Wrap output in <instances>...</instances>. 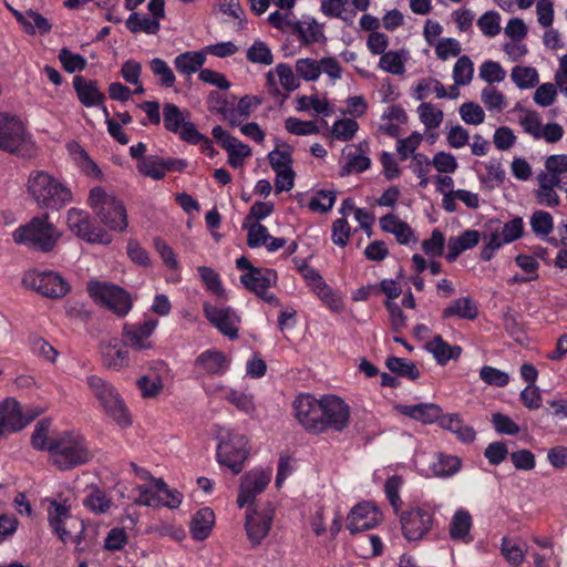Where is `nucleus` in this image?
Returning a JSON list of instances; mask_svg holds the SVG:
<instances>
[{
    "mask_svg": "<svg viewBox=\"0 0 567 567\" xmlns=\"http://www.w3.org/2000/svg\"><path fill=\"white\" fill-rule=\"evenodd\" d=\"M292 406L296 420L308 433L342 432L349 425V406L336 395L318 400L310 394H300Z\"/></svg>",
    "mask_w": 567,
    "mask_h": 567,
    "instance_id": "f257e3e1",
    "label": "nucleus"
},
{
    "mask_svg": "<svg viewBox=\"0 0 567 567\" xmlns=\"http://www.w3.org/2000/svg\"><path fill=\"white\" fill-rule=\"evenodd\" d=\"M31 444L38 451H48L53 464L61 470L82 465L91 458L87 444L80 433H52L51 422L45 419L35 424Z\"/></svg>",
    "mask_w": 567,
    "mask_h": 567,
    "instance_id": "f03ea898",
    "label": "nucleus"
},
{
    "mask_svg": "<svg viewBox=\"0 0 567 567\" xmlns=\"http://www.w3.org/2000/svg\"><path fill=\"white\" fill-rule=\"evenodd\" d=\"M28 192L42 209L61 210L73 199L65 185L44 171H34L28 179Z\"/></svg>",
    "mask_w": 567,
    "mask_h": 567,
    "instance_id": "7ed1b4c3",
    "label": "nucleus"
},
{
    "mask_svg": "<svg viewBox=\"0 0 567 567\" xmlns=\"http://www.w3.org/2000/svg\"><path fill=\"white\" fill-rule=\"evenodd\" d=\"M47 217L48 215L35 216L29 223L19 226L12 233L13 241L34 251H52L61 233Z\"/></svg>",
    "mask_w": 567,
    "mask_h": 567,
    "instance_id": "20e7f679",
    "label": "nucleus"
},
{
    "mask_svg": "<svg viewBox=\"0 0 567 567\" xmlns=\"http://www.w3.org/2000/svg\"><path fill=\"white\" fill-rule=\"evenodd\" d=\"M86 383L107 416L121 427L131 425L132 420L128 410L117 390L111 383L97 375L87 377Z\"/></svg>",
    "mask_w": 567,
    "mask_h": 567,
    "instance_id": "39448f33",
    "label": "nucleus"
},
{
    "mask_svg": "<svg viewBox=\"0 0 567 567\" xmlns=\"http://www.w3.org/2000/svg\"><path fill=\"white\" fill-rule=\"evenodd\" d=\"M90 297L120 317L126 316L133 306L132 298L123 288L109 282L91 280L87 284Z\"/></svg>",
    "mask_w": 567,
    "mask_h": 567,
    "instance_id": "423d86ee",
    "label": "nucleus"
},
{
    "mask_svg": "<svg viewBox=\"0 0 567 567\" xmlns=\"http://www.w3.org/2000/svg\"><path fill=\"white\" fill-rule=\"evenodd\" d=\"M22 282L25 287L49 298H62L70 289L66 280L52 270H29L24 274Z\"/></svg>",
    "mask_w": 567,
    "mask_h": 567,
    "instance_id": "0eeeda50",
    "label": "nucleus"
},
{
    "mask_svg": "<svg viewBox=\"0 0 567 567\" xmlns=\"http://www.w3.org/2000/svg\"><path fill=\"white\" fill-rule=\"evenodd\" d=\"M189 112L182 111L173 103H166L163 106V122L166 131L177 134L179 138L192 145L199 144L202 133L189 120Z\"/></svg>",
    "mask_w": 567,
    "mask_h": 567,
    "instance_id": "6e6552de",
    "label": "nucleus"
},
{
    "mask_svg": "<svg viewBox=\"0 0 567 567\" xmlns=\"http://www.w3.org/2000/svg\"><path fill=\"white\" fill-rule=\"evenodd\" d=\"M434 508L429 504L413 507L401 515V526L404 537L412 540L422 539L432 528Z\"/></svg>",
    "mask_w": 567,
    "mask_h": 567,
    "instance_id": "1a4fd4ad",
    "label": "nucleus"
},
{
    "mask_svg": "<svg viewBox=\"0 0 567 567\" xmlns=\"http://www.w3.org/2000/svg\"><path fill=\"white\" fill-rule=\"evenodd\" d=\"M48 519L51 528L63 543H81L80 536H74L72 529L78 528L81 534L84 529L83 523L71 517L69 506L52 501L48 511Z\"/></svg>",
    "mask_w": 567,
    "mask_h": 567,
    "instance_id": "9d476101",
    "label": "nucleus"
},
{
    "mask_svg": "<svg viewBox=\"0 0 567 567\" xmlns=\"http://www.w3.org/2000/svg\"><path fill=\"white\" fill-rule=\"evenodd\" d=\"M247 437L243 434L231 433L223 440L217 449V461L228 467L234 474L243 471L248 456Z\"/></svg>",
    "mask_w": 567,
    "mask_h": 567,
    "instance_id": "9b49d317",
    "label": "nucleus"
},
{
    "mask_svg": "<svg viewBox=\"0 0 567 567\" xmlns=\"http://www.w3.org/2000/svg\"><path fill=\"white\" fill-rule=\"evenodd\" d=\"M203 311L208 322L223 336L230 340L238 338L241 319L235 309L228 306H218L209 301H204Z\"/></svg>",
    "mask_w": 567,
    "mask_h": 567,
    "instance_id": "f8f14e48",
    "label": "nucleus"
},
{
    "mask_svg": "<svg viewBox=\"0 0 567 567\" xmlns=\"http://www.w3.org/2000/svg\"><path fill=\"white\" fill-rule=\"evenodd\" d=\"M101 215H69L71 231L90 244L109 245L112 236L101 226Z\"/></svg>",
    "mask_w": 567,
    "mask_h": 567,
    "instance_id": "ddd939ff",
    "label": "nucleus"
},
{
    "mask_svg": "<svg viewBox=\"0 0 567 567\" xmlns=\"http://www.w3.org/2000/svg\"><path fill=\"white\" fill-rule=\"evenodd\" d=\"M272 477L271 468L255 467L245 473L240 478L239 493L237 497L238 507L254 503L257 495L262 493Z\"/></svg>",
    "mask_w": 567,
    "mask_h": 567,
    "instance_id": "4468645a",
    "label": "nucleus"
},
{
    "mask_svg": "<svg viewBox=\"0 0 567 567\" xmlns=\"http://www.w3.org/2000/svg\"><path fill=\"white\" fill-rule=\"evenodd\" d=\"M415 464L425 476L447 477L454 475L460 468L458 458L444 453L419 455Z\"/></svg>",
    "mask_w": 567,
    "mask_h": 567,
    "instance_id": "2eb2a0df",
    "label": "nucleus"
},
{
    "mask_svg": "<svg viewBox=\"0 0 567 567\" xmlns=\"http://www.w3.org/2000/svg\"><path fill=\"white\" fill-rule=\"evenodd\" d=\"M157 327L158 320L155 318H146L137 323H125L122 332L125 344L140 351L153 349L152 336Z\"/></svg>",
    "mask_w": 567,
    "mask_h": 567,
    "instance_id": "dca6fc26",
    "label": "nucleus"
},
{
    "mask_svg": "<svg viewBox=\"0 0 567 567\" xmlns=\"http://www.w3.org/2000/svg\"><path fill=\"white\" fill-rule=\"evenodd\" d=\"M275 509L270 505L247 511L245 529L250 543L256 546L268 535L274 519Z\"/></svg>",
    "mask_w": 567,
    "mask_h": 567,
    "instance_id": "f3484780",
    "label": "nucleus"
},
{
    "mask_svg": "<svg viewBox=\"0 0 567 567\" xmlns=\"http://www.w3.org/2000/svg\"><path fill=\"white\" fill-rule=\"evenodd\" d=\"M25 143V128L16 115L0 113V150L17 153Z\"/></svg>",
    "mask_w": 567,
    "mask_h": 567,
    "instance_id": "a211bd4d",
    "label": "nucleus"
},
{
    "mask_svg": "<svg viewBox=\"0 0 567 567\" xmlns=\"http://www.w3.org/2000/svg\"><path fill=\"white\" fill-rule=\"evenodd\" d=\"M230 368V359L221 351L212 348L203 351L194 361L197 377H220Z\"/></svg>",
    "mask_w": 567,
    "mask_h": 567,
    "instance_id": "6ab92c4d",
    "label": "nucleus"
},
{
    "mask_svg": "<svg viewBox=\"0 0 567 567\" xmlns=\"http://www.w3.org/2000/svg\"><path fill=\"white\" fill-rule=\"evenodd\" d=\"M33 415H24L20 403L8 398L0 403V437L4 433L18 432L27 426Z\"/></svg>",
    "mask_w": 567,
    "mask_h": 567,
    "instance_id": "aec40b11",
    "label": "nucleus"
},
{
    "mask_svg": "<svg viewBox=\"0 0 567 567\" xmlns=\"http://www.w3.org/2000/svg\"><path fill=\"white\" fill-rule=\"evenodd\" d=\"M381 520V513L369 503H360L354 506L348 515L347 528L352 533L363 532L373 528Z\"/></svg>",
    "mask_w": 567,
    "mask_h": 567,
    "instance_id": "412c9836",
    "label": "nucleus"
},
{
    "mask_svg": "<svg viewBox=\"0 0 567 567\" xmlns=\"http://www.w3.org/2000/svg\"><path fill=\"white\" fill-rule=\"evenodd\" d=\"M522 233V218L517 217L505 224L502 233L496 231L489 235L488 240L482 250V258L484 260H489L498 248H501L504 244H509L516 240L520 237Z\"/></svg>",
    "mask_w": 567,
    "mask_h": 567,
    "instance_id": "4be33fe9",
    "label": "nucleus"
},
{
    "mask_svg": "<svg viewBox=\"0 0 567 567\" xmlns=\"http://www.w3.org/2000/svg\"><path fill=\"white\" fill-rule=\"evenodd\" d=\"M73 87L80 103L85 107L100 106L105 102V95L100 90L96 80H87L82 75H75Z\"/></svg>",
    "mask_w": 567,
    "mask_h": 567,
    "instance_id": "5701e85b",
    "label": "nucleus"
},
{
    "mask_svg": "<svg viewBox=\"0 0 567 567\" xmlns=\"http://www.w3.org/2000/svg\"><path fill=\"white\" fill-rule=\"evenodd\" d=\"M240 282L256 295L265 292L277 282V272L270 268H256L240 276Z\"/></svg>",
    "mask_w": 567,
    "mask_h": 567,
    "instance_id": "b1692460",
    "label": "nucleus"
},
{
    "mask_svg": "<svg viewBox=\"0 0 567 567\" xmlns=\"http://www.w3.org/2000/svg\"><path fill=\"white\" fill-rule=\"evenodd\" d=\"M101 355L103 364L115 371H120L130 364L126 344H122L116 339L101 346Z\"/></svg>",
    "mask_w": 567,
    "mask_h": 567,
    "instance_id": "393cba45",
    "label": "nucleus"
},
{
    "mask_svg": "<svg viewBox=\"0 0 567 567\" xmlns=\"http://www.w3.org/2000/svg\"><path fill=\"white\" fill-rule=\"evenodd\" d=\"M395 410L400 414L423 424L436 422L442 412L441 408L434 403L399 404Z\"/></svg>",
    "mask_w": 567,
    "mask_h": 567,
    "instance_id": "a878e982",
    "label": "nucleus"
},
{
    "mask_svg": "<svg viewBox=\"0 0 567 567\" xmlns=\"http://www.w3.org/2000/svg\"><path fill=\"white\" fill-rule=\"evenodd\" d=\"M89 204L92 209H100V213H126L123 203L116 197L109 195L100 187H93L90 190Z\"/></svg>",
    "mask_w": 567,
    "mask_h": 567,
    "instance_id": "bb28decb",
    "label": "nucleus"
},
{
    "mask_svg": "<svg viewBox=\"0 0 567 567\" xmlns=\"http://www.w3.org/2000/svg\"><path fill=\"white\" fill-rule=\"evenodd\" d=\"M292 31L299 35V40L303 44L319 43L326 40L322 25L312 17L295 22Z\"/></svg>",
    "mask_w": 567,
    "mask_h": 567,
    "instance_id": "cd10ccee",
    "label": "nucleus"
},
{
    "mask_svg": "<svg viewBox=\"0 0 567 567\" xmlns=\"http://www.w3.org/2000/svg\"><path fill=\"white\" fill-rule=\"evenodd\" d=\"M215 513L209 507H203L195 513L190 520V534L195 540L206 539L213 530Z\"/></svg>",
    "mask_w": 567,
    "mask_h": 567,
    "instance_id": "c85d7f7f",
    "label": "nucleus"
},
{
    "mask_svg": "<svg viewBox=\"0 0 567 567\" xmlns=\"http://www.w3.org/2000/svg\"><path fill=\"white\" fill-rule=\"evenodd\" d=\"M266 216L248 215L243 224V227L247 229V244L250 248L260 247L270 238L267 228L260 224V219Z\"/></svg>",
    "mask_w": 567,
    "mask_h": 567,
    "instance_id": "c756f323",
    "label": "nucleus"
},
{
    "mask_svg": "<svg viewBox=\"0 0 567 567\" xmlns=\"http://www.w3.org/2000/svg\"><path fill=\"white\" fill-rule=\"evenodd\" d=\"M159 483L162 478H154L133 488L134 502L148 507L158 506Z\"/></svg>",
    "mask_w": 567,
    "mask_h": 567,
    "instance_id": "7c9ffc66",
    "label": "nucleus"
},
{
    "mask_svg": "<svg viewBox=\"0 0 567 567\" xmlns=\"http://www.w3.org/2000/svg\"><path fill=\"white\" fill-rule=\"evenodd\" d=\"M206 62L203 51H186L178 54L174 60L176 70L184 75H192L202 70Z\"/></svg>",
    "mask_w": 567,
    "mask_h": 567,
    "instance_id": "2f4dec72",
    "label": "nucleus"
},
{
    "mask_svg": "<svg viewBox=\"0 0 567 567\" xmlns=\"http://www.w3.org/2000/svg\"><path fill=\"white\" fill-rule=\"evenodd\" d=\"M425 349L433 354L440 365H445L451 359H456L461 352V348L451 347L441 336H436L429 341Z\"/></svg>",
    "mask_w": 567,
    "mask_h": 567,
    "instance_id": "473e14b6",
    "label": "nucleus"
},
{
    "mask_svg": "<svg viewBox=\"0 0 567 567\" xmlns=\"http://www.w3.org/2000/svg\"><path fill=\"white\" fill-rule=\"evenodd\" d=\"M336 192L321 189L316 192L313 195L305 196L300 200L301 207H308L312 212L327 213L336 203Z\"/></svg>",
    "mask_w": 567,
    "mask_h": 567,
    "instance_id": "72a5a7b5",
    "label": "nucleus"
},
{
    "mask_svg": "<svg viewBox=\"0 0 567 567\" xmlns=\"http://www.w3.org/2000/svg\"><path fill=\"white\" fill-rule=\"evenodd\" d=\"M380 226L384 231L393 234L400 244H409L412 239V230L406 223L401 221L398 215H383Z\"/></svg>",
    "mask_w": 567,
    "mask_h": 567,
    "instance_id": "f704fd0d",
    "label": "nucleus"
},
{
    "mask_svg": "<svg viewBox=\"0 0 567 567\" xmlns=\"http://www.w3.org/2000/svg\"><path fill=\"white\" fill-rule=\"evenodd\" d=\"M261 104V99L256 95H245L239 101L237 106H233L228 113V122L231 126L240 124L241 120L247 118L254 109Z\"/></svg>",
    "mask_w": 567,
    "mask_h": 567,
    "instance_id": "c9c22d12",
    "label": "nucleus"
},
{
    "mask_svg": "<svg viewBox=\"0 0 567 567\" xmlns=\"http://www.w3.org/2000/svg\"><path fill=\"white\" fill-rule=\"evenodd\" d=\"M223 398L245 414L255 415L256 404L251 394L228 388L225 389Z\"/></svg>",
    "mask_w": 567,
    "mask_h": 567,
    "instance_id": "e433bc0d",
    "label": "nucleus"
},
{
    "mask_svg": "<svg viewBox=\"0 0 567 567\" xmlns=\"http://www.w3.org/2000/svg\"><path fill=\"white\" fill-rule=\"evenodd\" d=\"M125 24L132 33L144 32L146 34H156L161 28L157 19L150 18L138 12L131 13Z\"/></svg>",
    "mask_w": 567,
    "mask_h": 567,
    "instance_id": "4c0bfd02",
    "label": "nucleus"
},
{
    "mask_svg": "<svg viewBox=\"0 0 567 567\" xmlns=\"http://www.w3.org/2000/svg\"><path fill=\"white\" fill-rule=\"evenodd\" d=\"M511 79L520 90L533 89L539 83L538 72L533 66L515 65Z\"/></svg>",
    "mask_w": 567,
    "mask_h": 567,
    "instance_id": "58836bf2",
    "label": "nucleus"
},
{
    "mask_svg": "<svg viewBox=\"0 0 567 567\" xmlns=\"http://www.w3.org/2000/svg\"><path fill=\"white\" fill-rule=\"evenodd\" d=\"M385 365L392 373L410 380H415L420 375L417 367L408 359L390 357L386 359Z\"/></svg>",
    "mask_w": 567,
    "mask_h": 567,
    "instance_id": "ea45409f",
    "label": "nucleus"
},
{
    "mask_svg": "<svg viewBox=\"0 0 567 567\" xmlns=\"http://www.w3.org/2000/svg\"><path fill=\"white\" fill-rule=\"evenodd\" d=\"M58 58L63 69L68 73L83 71L87 65V61L83 55L79 53H73L68 48H62L59 52Z\"/></svg>",
    "mask_w": 567,
    "mask_h": 567,
    "instance_id": "a19ab883",
    "label": "nucleus"
},
{
    "mask_svg": "<svg viewBox=\"0 0 567 567\" xmlns=\"http://www.w3.org/2000/svg\"><path fill=\"white\" fill-rule=\"evenodd\" d=\"M200 280L206 289L219 298L225 296V289L220 281V276L210 267L200 266L197 268Z\"/></svg>",
    "mask_w": 567,
    "mask_h": 567,
    "instance_id": "79ce46f5",
    "label": "nucleus"
},
{
    "mask_svg": "<svg viewBox=\"0 0 567 567\" xmlns=\"http://www.w3.org/2000/svg\"><path fill=\"white\" fill-rule=\"evenodd\" d=\"M415 93L417 100H424L430 93H435L436 97L444 99L446 89L439 80L427 78L419 81Z\"/></svg>",
    "mask_w": 567,
    "mask_h": 567,
    "instance_id": "37998d69",
    "label": "nucleus"
},
{
    "mask_svg": "<svg viewBox=\"0 0 567 567\" xmlns=\"http://www.w3.org/2000/svg\"><path fill=\"white\" fill-rule=\"evenodd\" d=\"M111 504V499L99 488H94L93 492L83 501V505L95 514L106 513L110 509Z\"/></svg>",
    "mask_w": 567,
    "mask_h": 567,
    "instance_id": "c03bdc74",
    "label": "nucleus"
},
{
    "mask_svg": "<svg viewBox=\"0 0 567 567\" xmlns=\"http://www.w3.org/2000/svg\"><path fill=\"white\" fill-rule=\"evenodd\" d=\"M162 164V157L148 156L137 163V171L144 176L161 181L164 178Z\"/></svg>",
    "mask_w": 567,
    "mask_h": 567,
    "instance_id": "a18cd8bd",
    "label": "nucleus"
},
{
    "mask_svg": "<svg viewBox=\"0 0 567 567\" xmlns=\"http://www.w3.org/2000/svg\"><path fill=\"white\" fill-rule=\"evenodd\" d=\"M150 68L155 76L158 78L159 85L172 87L175 83V75L169 65L159 58H154L150 62Z\"/></svg>",
    "mask_w": 567,
    "mask_h": 567,
    "instance_id": "49530a36",
    "label": "nucleus"
},
{
    "mask_svg": "<svg viewBox=\"0 0 567 567\" xmlns=\"http://www.w3.org/2000/svg\"><path fill=\"white\" fill-rule=\"evenodd\" d=\"M296 72L305 81H316L322 73L320 61L305 58L296 62Z\"/></svg>",
    "mask_w": 567,
    "mask_h": 567,
    "instance_id": "de8ad7c7",
    "label": "nucleus"
},
{
    "mask_svg": "<svg viewBox=\"0 0 567 567\" xmlns=\"http://www.w3.org/2000/svg\"><path fill=\"white\" fill-rule=\"evenodd\" d=\"M379 66L388 73L402 75L405 72V65L402 56L396 51L384 52L379 61Z\"/></svg>",
    "mask_w": 567,
    "mask_h": 567,
    "instance_id": "09e8293b",
    "label": "nucleus"
},
{
    "mask_svg": "<svg viewBox=\"0 0 567 567\" xmlns=\"http://www.w3.org/2000/svg\"><path fill=\"white\" fill-rule=\"evenodd\" d=\"M481 99L491 112H501L505 109V96L495 86L488 85L483 89Z\"/></svg>",
    "mask_w": 567,
    "mask_h": 567,
    "instance_id": "8fccbe9b",
    "label": "nucleus"
},
{
    "mask_svg": "<svg viewBox=\"0 0 567 567\" xmlns=\"http://www.w3.org/2000/svg\"><path fill=\"white\" fill-rule=\"evenodd\" d=\"M358 130L359 124L355 120L343 118L333 123L331 133L337 140L348 142L352 140Z\"/></svg>",
    "mask_w": 567,
    "mask_h": 567,
    "instance_id": "3c124183",
    "label": "nucleus"
},
{
    "mask_svg": "<svg viewBox=\"0 0 567 567\" xmlns=\"http://www.w3.org/2000/svg\"><path fill=\"white\" fill-rule=\"evenodd\" d=\"M183 494L176 488H171L163 480L159 483L158 506H164L171 509L178 508L183 502Z\"/></svg>",
    "mask_w": 567,
    "mask_h": 567,
    "instance_id": "603ef678",
    "label": "nucleus"
},
{
    "mask_svg": "<svg viewBox=\"0 0 567 567\" xmlns=\"http://www.w3.org/2000/svg\"><path fill=\"white\" fill-rule=\"evenodd\" d=\"M480 377L486 384L497 388L506 386L511 380L508 373L491 365L482 367Z\"/></svg>",
    "mask_w": 567,
    "mask_h": 567,
    "instance_id": "864d4df0",
    "label": "nucleus"
},
{
    "mask_svg": "<svg viewBox=\"0 0 567 567\" xmlns=\"http://www.w3.org/2000/svg\"><path fill=\"white\" fill-rule=\"evenodd\" d=\"M298 101V110L299 111H307L310 107L317 113V114H323L324 116H328L332 113V109L330 104L324 101L320 100L317 95L311 96H299L297 99Z\"/></svg>",
    "mask_w": 567,
    "mask_h": 567,
    "instance_id": "5fc2aeb1",
    "label": "nucleus"
},
{
    "mask_svg": "<svg viewBox=\"0 0 567 567\" xmlns=\"http://www.w3.org/2000/svg\"><path fill=\"white\" fill-rule=\"evenodd\" d=\"M247 59L252 63L270 65L274 62L269 47L262 41H255L247 51Z\"/></svg>",
    "mask_w": 567,
    "mask_h": 567,
    "instance_id": "6e6d98bb",
    "label": "nucleus"
},
{
    "mask_svg": "<svg viewBox=\"0 0 567 567\" xmlns=\"http://www.w3.org/2000/svg\"><path fill=\"white\" fill-rule=\"evenodd\" d=\"M286 130L296 135H313L319 133V127L313 121H301L297 117H288L285 121Z\"/></svg>",
    "mask_w": 567,
    "mask_h": 567,
    "instance_id": "4d7b16f0",
    "label": "nucleus"
},
{
    "mask_svg": "<svg viewBox=\"0 0 567 567\" xmlns=\"http://www.w3.org/2000/svg\"><path fill=\"white\" fill-rule=\"evenodd\" d=\"M505 76L506 72L498 62L488 60L480 66V78L489 85L496 82H502Z\"/></svg>",
    "mask_w": 567,
    "mask_h": 567,
    "instance_id": "13d9d810",
    "label": "nucleus"
},
{
    "mask_svg": "<svg viewBox=\"0 0 567 567\" xmlns=\"http://www.w3.org/2000/svg\"><path fill=\"white\" fill-rule=\"evenodd\" d=\"M31 350L38 357L54 363L59 357L56 349L41 337H32L30 340Z\"/></svg>",
    "mask_w": 567,
    "mask_h": 567,
    "instance_id": "bf43d9fd",
    "label": "nucleus"
},
{
    "mask_svg": "<svg viewBox=\"0 0 567 567\" xmlns=\"http://www.w3.org/2000/svg\"><path fill=\"white\" fill-rule=\"evenodd\" d=\"M315 295L332 311L340 312L343 309V300L340 293L328 284H324Z\"/></svg>",
    "mask_w": 567,
    "mask_h": 567,
    "instance_id": "052dcab7",
    "label": "nucleus"
},
{
    "mask_svg": "<svg viewBox=\"0 0 567 567\" xmlns=\"http://www.w3.org/2000/svg\"><path fill=\"white\" fill-rule=\"evenodd\" d=\"M421 122L426 128L439 127L443 121V113L441 110H436L431 103H422L417 107Z\"/></svg>",
    "mask_w": 567,
    "mask_h": 567,
    "instance_id": "680f3d73",
    "label": "nucleus"
},
{
    "mask_svg": "<svg viewBox=\"0 0 567 567\" xmlns=\"http://www.w3.org/2000/svg\"><path fill=\"white\" fill-rule=\"evenodd\" d=\"M371 166V159L365 155L348 154L347 163L341 167L340 175L348 176L351 173H362Z\"/></svg>",
    "mask_w": 567,
    "mask_h": 567,
    "instance_id": "e2e57ef3",
    "label": "nucleus"
},
{
    "mask_svg": "<svg viewBox=\"0 0 567 567\" xmlns=\"http://www.w3.org/2000/svg\"><path fill=\"white\" fill-rule=\"evenodd\" d=\"M150 532L159 537H169L171 539L176 542H182L186 536L185 530L182 526L166 522L154 524L153 526L150 527Z\"/></svg>",
    "mask_w": 567,
    "mask_h": 567,
    "instance_id": "0e129e2a",
    "label": "nucleus"
},
{
    "mask_svg": "<svg viewBox=\"0 0 567 567\" xmlns=\"http://www.w3.org/2000/svg\"><path fill=\"white\" fill-rule=\"evenodd\" d=\"M235 97L229 101L224 94L217 91H213L209 93L207 103L212 111H215L223 115L225 120L228 121V113L231 111L234 106Z\"/></svg>",
    "mask_w": 567,
    "mask_h": 567,
    "instance_id": "69168bd1",
    "label": "nucleus"
},
{
    "mask_svg": "<svg viewBox=\"0 0 567 567\" xmlns=\"http://www.w3.org/2000/svg\"><path fill=\"white\" fill-rule=\"evenodd\" d=\"M501 16L496 11L485 12L477 21L481 31L487 37H495L501 31Z\"/></svg>",
    "mask_w": 567,
    "mask_h": 567,
    "instance_id": "338daca9",
    "label": "nucleus"
},
{
    "mask_svg": "<svg viewBox=\"0 0 567 567\" xmlns=\"http://www.w3.org/2000/svg\"><path fill=\"white\" fill-rule=\"evenodd\" d=\"M519 125L524 132L533 136L535 140L540 138L543 128L542 117L536 111H526L525 115L519 120Z\"/></svg>",
    "mask_w": 567,
    "mask_h": 567,
    "instance_id": "774afa93",
    "label": "nucleus"
}]
</instances>
